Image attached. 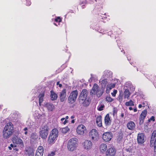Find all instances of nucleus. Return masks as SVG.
I'll return each mask as SVG.
<instances>
[{
    "label": "nucleus",
    "mask_w": 156,
    "mask_h": 156,
    "mask_svg": "<svg viewBox=\"0 0 156 156\" xmlns=\"http://www.w3.org/2000/svg\"><path fill=\"white\" fill-rule=\"evenodd\" d=\"M78 92L76 90L72 91L70 94L68 100L69 103L71 104L74 103L77 98Z\"/></svg>",
    "instance_id": "8"
},
{
    "label": "nucleus",
    "mask_w": 156,
    "mask_h": 156,
    "mask_svg": "<svg viewBox=\"0 0 156 156\" xmlns=\"http://www.w3.org/2000/svg\"><path fill=\"white\" fill-rule=\"evenodd\" d=\"M55 155V152H51L49 153L48 156H54Z\"/></svg>",
    "instance_id": "44"
},
{
    "label": "nucleus",
    "mask_w": 156,
    "mask_h": 156,
    "mask_svg": "<svg viewBox=\"0 0 156 156\" xmlns=\"http://www.w3.org/2000/svg\"><path fill=\"white\" fill-rule=\"evenodd\" d=\"M89 136L90 138L93 142H96L99 138V136L98 133L96 129H92L89 132Z\"/></svg>",
    "instance_id": "6"
},
{
    "label": "nucleus",
    "mask_w": 156,
    "mask_h": 156,
    "mask_svg": "<svg viewBox=\"0 0 156 156\" xmlns=\"http://www.w3.org/2000/svg\"><path fill=\"white\" fill-rule=\"evenodd\" d=\"M105 123L106 126H109L111 123V120L109 117L108 114H107L105 116Z\"/></svg>",
    "instance_id": "23"
},
{
    "label": "nucleus",
    "mask_w": 156,
    "mask_h": 156,
    "mask_svg": "<svg viewBox=\"0 0 156 156\" xmlns=\"http://www.w3.org/2000/svg\"><path fill=\"white\" fill-rule=\"evenodd\" d=\"M106 100L108 102H111L113 101V99L110 96H107L106 98Z\"/></svg>",
    "instance_id": "38"
},
{
    "label": "nucleus",
    "mask_w": 156,
    "mask_h": 156,
    "mask_svg": "<svg viewBox=\"0 0 156 156\" xmlns=\"http://www.w3.org/2000/svg\"><path fill=\"white\" fill-rule=\"evenodd\" d=\"M99 32L100 33L102 34H105L106 33V31L105 30H104L102 29Z\"/></svg>",
    "instance_id": "45"
},
{
    "label": "nucleus",
    "mask_w": 156,
    "mask_h": 156,
    "mask_svg": "<svg viewBox=\"0 0 156 156\" xmlns=\"http://www.w3.org/2000/svg\"><path fill=\"white\" fill-rule=\"evenodd\" d=\"M44 93H40L38 96L39 104L40 106L42 105V103L44 101Z\"/></svg>",
    "instance_id": "24"
},
{
    "label": "nucleus",
    "mask_w": 156,
    "mask_h": 156,
    "mask_svg": "<svg viewBox=\"0 0 156 156\" xmlns=\"http://www.w3.org/2000/svg\"><path fill=\"white\" fill-rule=\"evenodd\" d=\"M112 137V134L111 132H107L104 133L102 135V139L105 142H108L111 140Z\"/></svg>",
    "instance_id": "11"
},
{
    "label": "nucleus",
    "mask_w": 156,
    "mask_h": 156,
    "mask_svg": "<svg viewBox=\"0 0 156 156\" xmlns=\"http://www.w3.org/2000/svg\"><path fill=\"white\" fill-rule=\"evenodd\" d=\"M65 119L64 118H62L61 119V120L62 121L61 123L62 124H65L68 122V120Z\"/></svg>",
    "instance_id": "39"
},
{
    "label": "nucleus",
    "mask_w": 156,
    "mask_h": 156,
    "mask_svg": "<svg viewBox=\"0 0 156 156\" xmlns=\"http://www.w3.org/2000/svg\"><path fill=\"white\" fill-rule=\"evenodd\" d=\"M57 85H58L59 87L60 88H61L62 87V84H61L60 83H59V82H58L57 83Z\"/></svg>",
    "instance_id": "47"
},
{
    "label": "nucleus",
    "mask_w": 156,
    "mask_h": 156,
    "mask_svg": "<svg viewBox=\"0 0 156 156\" xmlns=\"http://www.w3.org/2000/svg\"><path fill=\"white\" fill-rule=\"evenodd\" d=\"M84 3H86V1H84V3L82 2L81 3H80V4H82Z\"/></svg>",
    "instance_id": "57"
},
{
    "label": "nucleus",
    "mask_w": 156,
    "mask_h": 156,
    "mask_svg": "<svg viewBox=\"0 0 156 156\" xmlns=\"http://www.w3.org/2000/svg\"><path fill=\"white\" fill-rule=\"evenodd\" d=\"M42 105L45 107L49 112H52L55 109V105L51 102L44 103Z\"/></svg>",
    "instance_id": "13"
},
{
    "label": "nucleus",
    "mask_w": 156,
    "mask_h": 156,
    "mask_svg": "<svg viewBox=\"0 0 156 156\" xmlns=\"http://www.w3.org/2000/svg\"><path fill=\"white\" fill-rule=\"evenodd\" d=\"M107 146L106 144H101L100 146V151L102 153H104L107 149Z\"/></svg>",
    "instance_id": "25"
},
{
    "label": "nucleus",
    "mask_w": 156,
    "mask_h": 156,
    "mask_svg": "<svg viewBox=\"0 0 156 156\" xmlns=\"http://www.w3.org/2000/svg\"><path fill=\"white\" fill-rule=\"evenodd\" d=\"M150 145L151 147L154 146V152H156V138L151 140Z\"/></svg>",
    "instance_id": "28"
},
{
    "label": "nucleus",
    "mask_w": 156,
    "mask_h": 156,
    "mask_svg": "<svg viewBox=\"0 0 156 156\" xmlns=\"http://www.w3.org/2000/svg\"><path fill=\"white\" fill-rule=\"evenodd\" d=\"M96 123L98 126L101 127L102 126L101 117V116H99L97 117L96 119Z\"/></svg>",
    "instance_id": "29"
},
{
    "label": "nucleus",
    "mask_w": 156,
    "mask_h": 156,
    "mask_svg": "<svg viewBox=\"0 0 156 156\" xmlns=\"http://www.w3.org/2000/svg\"><path fill=\"white\" fill-rule=\"evenodd\" d=\"M100 82L102 88H104L106 85L107 83V81L106 79H104L103 80L101 79L100 81Z\"/></svg>",
    "instance_id": "31"
},
{
    "label": "nucleus",
    "mask_w": 156,
    "mask_h": 156,
    "mask_svg": "<svg viewBox=\"0 0 156 156\" xmlns=\"http://www.w3.org/2000/svg\"><path fill=\"white\" fill-rule=\"evenodd\" d=\"M115 153L114 149L113 148H109L106 151V156H114Z\"/></svg>",
    "instance_id": "19"
},
{
    "label": "nucleus",
    "mask_w": 156,
    "mask_h": 156,
    "mask_svg": "<svg viewBox=\"0 0 156 156\" xmlns=\"http://www.w3.org/2000/svg\"><path fill=\"white\" fill-rule=\"evenodd\" d=\"M74 116H71V118L72 119H74Z\"/></svg>",
    "instance_id": "56"
},
{
    "label": "nucleus",
    "mask_w": 156,
    "mask_h": 156,
    "mask_svg": "<svg viewBox=\"0 0 156 156\" xmlns=\"http://www.w3.org/2000/svg\"><path fill=\"white\" fill-rule=\"evenodd\" d=\"M35 118L37 120H41L44 117V115H42L39 114L37 111H35L34 114Z\"/></svg>",
    "instance_id": "20"
},
{
    "label": "nucleus",
    "mask_w": 156,
    "mask_h": 156,
    "mask_svg": "<svg viewBox=\"0 0 156 156\" xmlns=\"http://www.w3.org/2000/svg\"><path fill=\"white\" fill-rule=\"evenodd\" d=\"M23 133L25 135H27L28 133V129L27 127L24 128L23 130Z\"/></svg>",
    "instance_id": "40"
},
{
    "label": "nucleus",
    "mask_w": 156,
    "mask_h": 156,
    "mask_svg": "<svg viewBox=\"0 0 156 156\" xmlns=\"http://www.w3.org/2000/svg\"><path fill=\"white\" fill-rule=\"evenodd\" d=\"M14 132L13 127L12 123L9 122L5 126L3 132L4 138L7 139L11 136Z\"/></svg>",
    "instance_id": "2"
},
{
    "label": "nucleus",
    "mask_w": 156,
    "mask_h": 156,
    "mask_svg": "<svg viewBox=\"0 0 156 156\" xmlns=\"http://www.w3.org/2000/svg\"><path fill=\"white\" fill-rule=\"evenodd\" d=\"M115 86V84L114 83H110L108 84L106 87V92L107 93L109 92V90L111 89L112 88L114 87Z\"/></svg>",
    "instance_id": "30"
},
{
    "label": "nucleus",
    "mask_w": 156,
    "mask_h": 156,
    "mask_svg": "<svg viewBox=\"0 0 156 156\" xmlns=\"http://www.w3.org/2000/svg\"><path fill=\"white\" fill-rule=\"evenodd\" d=\"M80 156H86L84 155H80Z\"/></svg>",
    "instance_id": "59"
},
{
    "label": "nucleus",
    "mask_w": 156,
    "mask_h": 156,
    "mask_svg": "<svg viewBox=\"0 0 156 156\" xmlns=\"http://www.w3.org/2000/svg\"><path fill=\"white\" fill-rule=\"evenodd\" d=\"M60 101L62 102L64 101L66 99V91L65 89H64L60 93L59 95Z\"/></svg>",
    "instance_id": "16"
},
{
    "label": "nucleus",
    "mask_w": 156,
    "mask_h": 156,
    "mask_svg": "<svg viewBox=\"0 0 156 156\" xmlns=\"http://www.w3.org/2000/svg\"><path fill=\"white\" fill-rule=\"evenodd\" d=\"M90 100L88 98H86L84 100H79V102L80 103L83 104L84 106H87L90 104Z\"/></svg>",
    "instance_id": "18"
},
{
    "label": "nucleus",
    "mask_w": 156,
    "mask_h": 156,
    "mask_svg": "<svg viewBox=\"0 0 156 156\" xmlns=\"http://www.w3.org/2000/svg\"><path fill=\"white\" fill-rule=\"evenodd\" d=\"M141 104H142V105L143 107H145V106L146 105H147V102L145 101V102H142V103Z\"/></svg>",
    "instance_id": "46"
},
{
    "label": "nucleus",
    "mask_w": 156,
    "mask_h": 156,
    "mask_svg": "<svg viewBox=\"0 0 156 156\" xmlns=\"http://www.w3.org/2000/svg\"><path fill=\"white\" fill-rule=\"evenodd\" d=\"M117 90H115L113 91V92L112 93V95L113 97H115L116 94L117 93Z\"/></svg>",
    "instance_id": "43"
},
{
    "label": "nucleus",
    "mask_w": 156,
    "mask_h": 156,
    "mask_svg": "<svg viewBox=\"0 0 156 156\" xmlns=\"http://www.w3.org/2000/svg\"><path fill=\"white\" fill-rule=\"evenodd\" d=\"M154 156V155H153V156Z\"/></svg>",
    "instance_id": "61"
},
{
    "label": "nucleus",
    "mask_w": 156,
    "mask_h": 156,
    "mask_svg": "<svg viewBox=\"0 0 156 156\" xmlns=\"http://www.w3.org/2000/svg\"><path fill=\"white\" fill-rule=\"evenodd\" d=\"M133 111L134 112H136L137 111V109L136 108L133 109Z\"/></svg>",
    "instance_id": "54"
},
{
    "label": "nucleus",
    "mask_w": 156,
    "mask_h": 156,
    "mask_svg": "<svg viewBox=\"0 0 156 156\" xmlns=\"http://www.w3.org/2000/svg\"><path fill=\"white\" fill-rule=\"evenodd\" d=\"M112 75V72L110 71L107 70L104 72V76L106 77H110Z\"/></svg>",
    "instance_id": "32"
},
{
    "label": "nucleus",
    "mask_w": 156,
    "mask_h": 156,
    "mask_svg": "<svg viewBox=\"0 0 156 156\" xmlns=\"http://www.w3.org/2000/svg\"><path fill=\"white\" fill-rule=\"evenodd\" d=\"M156 138V130H154L152 133L151 140L155 139Z\"/></svg>",
    "instance_id": "36"
},
{
    "label": "nucleus",
    "mask_w": 156,
    "mask_h": 156,
    "mask_svg": "<svg viewBox=\"0 0 156 156\" xmlns=\"http://www.w3.org/2000/svg\"><path fill=\"white\" fill-rule=\"evenodd\" d=\"M104 91V88L100 87L96 83H95L90 92V94H96L98 97L101 96Z\"/></svg>",
    "instance_id": "3"
},
{
    "label": "nucleus",
    "mask_w": 156,
    "mask_h": 156,
    "mask_svg": "<svg viewBox=\"0 0 156 156\" xmlns=\"http://www.w3.org/2000/svg\"><path fill=\"white\" fill-rule=\"evenodd\" d=\"M58 98L57 94L52 91H51L50 98L52 101L56 100Z\"/></svg>",
    "instance_id": "26"
},
{
    "label": "nucleus",
    "mask_w": 156,
    "mask_h": 156,
    "mask_svg": "<svg viewBox=\"0 0 156 156\" xmlns=\"http://www.w3.org/2000/svg\"><path fill=\"white\" fill-rule=\"evenodd\" d=\"M55 21L56 22H58V25L59 24V23L61 22L62 21V19H61V18L59 17H56L55 19Z\"/></svg>",
    "instance_id": "37"
},
{
    "label": "nucleus",
    "mask_w": 156,
    "mask_h": 156,
    "mask_svg": "<svg viewBox=\"0 0 156 156\" xmlns=\"http://www.w3.org/2000/svg\"><path fill=\"white\" fill-rule=\"evenodd\" d=\"M142 107H143L142 104H140L138 106V107L139 108H141Z\"/></svg>",
    "instance_id": "50"
},
{
    "label": "nucleus",
    "mask_w": 156,
    "mask_h": 156,
    "mask_svg": "<svg viewBox=\"0 0 156 156\" xmlns=\"http://www.w3.org/2000/svg\"><path fill=\"white\" fill-rule=\"evenodd\" d=\"M86 128L85 126L83 125H79L76 129L77 133L80 135H83L86 132Z\"/></svg>",
    "instance_id": "12"
},
{
    "label": "nucleus",
    "mask_w": 156,
    "mask_h": 156,
    "mask_svg": "<svg viewBox=\"0 0 156 156\" xmlns=\"http://www.w3.org/2000/svg\"><path fill=\"white\" fill-rule=\"evenodd\" d=\"M130 95V93L128 89H125L123 93L122 91H119V94L118 97V99L120 102H122L123 98L126 100L128 99Z\"/></svg>",
    "instance_id": "5"
},
{
    "label": "nucleus",
    "mask_w": 156,
    "mask_h": 156,
    "mask_svg": "<svg viewBox=\"0 0 156 156\" xmlns=\"http://www.w3.org/2000/svg\"><path fill=\"white\" fill-rule=\"evenodd\" d=\"M147 111L146 110H144L141 113L139 117V124L140 125L142 124L143 123L144 119L147 115Z\"/></svg>",
    "instance_id": "14"
},
{
    "label": "nucleus",
    "mask_w": 156,
    "mask_h": 156,
    "mask_svg": "<svg viewBox=\"0 0 156 156\" xmlns=\"http://www.w3.org/2000/svg\"><path fill=\"white\" fill-rule=\"evenodd\" d=\"M69 118V117L68 116H66V118H65V119H66L67 120V119H68Z\"/></svg>",
    "instance_id": "53"
},
{
    "label": "nucleus",
    "mask_w": 156,
    "mask_h": 156,
    "mask_svg": "<svg viewBox=\"0 0 156 156\" xmlns=\"http://www.w3.org/2000/svg\"><path fill=\"white\" fill-rule=\"evenodd\" d=\"M54 24L56 26H58V25H57V24H56V23H54Z\"/></svg>",
    "instance_id": "58"
},
{
    "label": "nucleus",
    "mask_w": 156,
    "mask_h": 156,
    "mask_svg": "<svg viewBox=\"0 0 156 156\" xmlns=\"http://www.w3.org/2000/svg\"><path fill=\"white\" fill-rule=\"evenodd\" d=\"M77 139L76 138H72L68 141L67 148L70 151H73L75 150L77 147Z\"/></svg>",
    "instance_id": "4"
},
{
    "label": "nucleus",
    "mask_w": 156,
    "mask_h": 156,
    "mask_svg": "<svg viewBox=\"0 0 156 156\" xmlns=\"http://www.w3.org/2000/svg\"><path fill=\"white\" fill-rule=\"evenodd\" d=\"M48 133V128L47 126L45 125L42 127L39 132L41 137L45 139L47 136Z\"/></svg>",
    "instance_id": "7"
},
{
    "label": "nucleus",
    "mask_w": 156,
    "mask_h": 156,
    "mask_svg": "<svg viewBox=\"0 0 156 156\" xmlns=\"http://www.w3.org/2000/svg\"><path fill=\"white\" fill-rule=\"evenodd\" d=\"M83 148L89 151L92 148V144L90 140H86L83 143Z\"/></svg>",
    "instance_id": "9"
},
{
    "label": "nucleus",
    "mask_w": 156,
    "mask_h": 156,
    "mask_svg": "<svg viewBox=\"0 0 156 156\" xmlns=\"http://www.w3.org/2000/svg\"><path fill=\"white\" fill-rule=\"evenodd\" d=\"M129 109L130 110H132L133 109V108H132V107H129Z\"/></svg>",
    "instance_id": "52"
},
{
    "label": "nucleus",
    "mask_w": 156,
    "mask_h": 156,
    "mask_svg": "<svg viewBox=\"0 0 156 156\" xmlns=\"http://www.w3.org/2000/svg\"><path fill=\"white\" fill-rule=\"evenodd\" d=\"M127 83H128V84H129V85H131V83H130V82H127V83H126V87H128V86H126V85H127Z\"/></svg>",
    "instance_id": "49"
},
{
    "label": "nucleus",
    "mask_w": 156,
    "mask_h": 156,
    "mask_svg": "<svg viewBox=\"0 0 156 156\" xmlns=\"http://www.w3.org/2000/svg\"><path fill=\"white\" fill-rule=\"evenodd\" d=\"M13 144H11L8 148L9 150L12 149L16 151H17L19 149H22L24 147V145L23 140L17 136L13 137L12 139Z\"/></svg>",
    "instance_id": "1"
},
{
    "label": "nucleus",
    "mask_w": 156,
    "mask_h": 156,
    "mask_svg": "<svg viewBox=\"0 0 156 156\" xmlns=\"http://www.w3.org/2000/svg\"><path fill=\"white\" fill-rule=\"evenodd\" d=\"M38 135L36 133H32L31 134V139L33 140H35L38 138Z\"/></svg>",
    "instance_id": "33"
},
{
    "label": "nucleus",
    "mask_w": 156,
    "mask_h": 156,
    "mask_svg": "<svg viewBox=\"0 0 156 156\" xmlns=\"http://www.w3.org/2000/svg\"><path fill=\"white\" fill-rule=\"evenodd\" d=\"M74 120H72L71 121V123H74Z\"/></svg>",
    "instance_id": "55"
},
{
    "label": "nucleus",
    "mask_w": 156,
    "mask_h": 156,
    "mask_svg": "<svg viewBox=\"0 0 156 156\" xmlns=\"http://www.w3.org/2000/svg\"><path fill=\"white\" fill-rule=\"evenodd\" d=\"M155 118L154 117V116H152L148 120V122H150L151 121H152L153 122L154 121H155Z\"/></svg>",
    "instance_id": "41"
},
{
    "label": "nucleus",
    "mask_w": 156,
    "mask_h": 156,
    "mask_svg": "<svg viewBox=\"0 0 156 156\" xmlns=\"http://www.w3.org/2000/svg\"><path fill=\"white\" fill-rule=\"evenodd\" d=\"M121 116L122 118L124 116V114L123 113H121Z\"/></svg>",
    "instance_id": "51"
},
{
    "label": "nucleus",
    "mask_w": 156,
    "mask_h": 156,
    "mask_svg": "<svg viewBox=\"0 0 156 156\" xmlns=\"http://www.w3.org/2000/svg\"><path fill=\"white\" fill-rule=\"evenodd\" d=\"M104 107V105H101L98 108V110L100 111H102L103 109V108Z\"/></svg>",
    "instance_id": "42"
},
{
    "label": "nucleus",
    "mask_w": 156,
    "mask_h": 156,
    "mask_svg": "<svg viewBox=\"0 0 156 156\" xmlns=\"http://www.w3.org/2000/svg\"><path fill=\"white\" fill-rule=\"evenodd\" d=\"M58 131L56 128L54 129L51 131L50 136L57 138L58 136Z\"/></svg>",
    "instance_id": "22"
},
{
    "label": "nucleus",
    "mask_w": 156,
    "mask_h": 156,
    "mask_svg": "<svg viewBox=\"0 0 156 156\" xmlns=\"http://www.w3.org/2000/svg\"><path fill=\"white\" fill-rule=\"evenodd\" d=\"M135 126V123L132 121L129 122L127 124V126L128 129L132 130L134 129Z\"/></svg>",
    "instance_id": "21"
},
{
    "label": "nucleus",
    "mask_w": 156,
    "mask_h": 156,
    "mask_svg": "<svg viewBox=\"0 0 156 156\" xmlns=\"http://www.w3.org/2000/svg\"><path fill=\"white\" fill-rule=\"evenodd\" d=\"M57 138L53 136H49L48 142L49 144H52L55 143L57 140Z\"/></svg>",
    "instance_id": "27"
},
{
    "label": "nucleus",
    "mask_w": 156,
    "mask_h": 156,
    "mask_svg": "<svg viewBox=\"0 0 156 156\" xmlns=\"http://www.w3.org/2000/svg\"><path fill=\"white\" fill-rule=\"evenodd\" d=\"M44 149L42 146H39L37 150L35 156H42L43 154Z\"/></svg>",
    "instance_id": "17"
},
{
    "label": "nucleus",
    "mask_w": 156,
    "mask_h": 156,
    "mask_svg": "<svg viewBox=\"0 0 156 156\" xmlns=\"http://www.w3.org/2000/svg\"><path fill=\"white\" fill-rule=\"evenodd\" d=\"M69 130V128L68 126L62 128V131L63 133H66Z\"/></svg>",
    "instance_id": "35"
},
{
    "label": "nucleus",
    "mask_w": 156,
    "mask_h": 156,
    "mask_svg": "<svg viewBox=\"0 0 156 156\" xmlns=\"http://www.w3.org/2000/svg\"><path fill=\"white\" fill-rule=\"evenodd\" d=\"M146 140V137L145 134L142 133H138L137 137V141L138 144H142Z\"/></svg>",
    "instance_id": "10"
},
{
    "label": "nucleus",
    "mask_w": 156,
    "mask_h": 156,
    "mask_svg": "<svg viewBox=\"0 0 156 156\" xmlns=\"http://www.w3.org/2000/svg\"><path fill=\"white\" fill-rule=\"evenodd\" d=\"M125 105L126 106H133L134 105L133 101L131 100H130L129 101L126 102Z\"/></svg>",
    "instance_id": "34"
},
{
    "label": "nucleus",
    "mask_w": 156,
    "mask_h": 156,
    "mask_svg": "<svg viewBox=\"0 0 156 156\" xmlns=\"http://www.w3.org/2000/svg\"><path fill=\"white\" fill-rule=\"evenodd\" d=\"M155 87L156 88V86H155Z\"/></svg>",
    "instance_id": "60"
},
{
    "label": "nucleus",
    "mask_w": 156,
    "mask_h": 156,
    "mask_svg": "<svg viewBox=\"0 0 156 156\" xmlns=\"http://www.w3.org/2000/svg\"><path fill=\"white\" fill-rule=\"evenodd\" d=\"M88 95V92L86 89L83 90L80 94V99L79 100H83L86 98H88L87 96Z\"/></svg>",
    "instance_id": "15"
},
{
    "label": "nucleus",
    "mask_w": 156,
    "mask_h": 156,
    "mask_svg": "<svg viewBox=\"0 0 156 156\" xmlns=\"http://www.w3.org/2000/svg\"><path fill=\"white\" fill-rule=\"evenodd\" d=\"M31 2H30L29 1L27 3V5H30L31 4Z\"/></svg>",
    "instance_id": "48"
}]
</instances>
